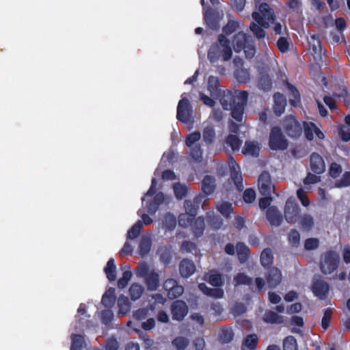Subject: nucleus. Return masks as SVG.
Segmentation results:
<instances>
[{
    "label": "nucleus",
    "mask_w": 350,
    "mask_h": 350,
    "mask_svg": "<svg viewBox=\"0 0 350 350\" xmlns=\"http://www.w3.org/2000/svg\"><path fill=\"white\" fill-rule=\"evenodd\" d=\"M252 16L254 22L250 23V30L257 38H264L265 32L262 28H268L274 20L273 10L267 3H261Z\"/></svg>",
    "instance_id": "obj_1"
},
{
    "label": "nucleus",
    "mask_w": 350,
    "mask_h": 350,
    "mask_svg": "<svg viewBox=\"0 0 350 350\" xmlns=\"http://www.w3.org/2000/svg\"><path fill=\"white\" fill-rule=\"evenodd\" d=\"M247 99V93L244 91L230 92L224 93L221 103L225 109L232 110V116L237 122H241L244 111V105Z\"/></svg>",
    "instance_id": "obj_2"
},
{
    "label": "nucleus",
    "mask_w": 350,
    "mask_h": 350,
    "mask_svg": "<svg viewBox=\"0 0 350 350\" xmlns=\"http://www.w3.org/2000/svg\"><path fill=\"white\" fill-rule=\"evenodd\" d=\"M232 50L229 46V42L224 36L219 37V42L213 45L208 53V57L211 62H215L221 58L227 61L231 58Z\"/></svg>",
    "instance_id": "obj_3"
},
{
    "label": "nucleus",
    "mask_w": 350,
    "mask_h": 350,
    "mask_svg": "<svg viewBox=\"0 0 350 350\" xmlns=\"http://www.w3.org/2000/svg\"><path fill=\"white\" fill-rule=\"evenodd\" d=\"M288 141L282 135L281 129L275 126L273 127L269 133V146L272 150H283L288 147Z\"/></svg>",
    "instance_id": "obj_4"
},
{
    "label": "nucleus",
    "mask_w": 350,
    "mask_h": 350,
    "mask_svg": "<svg viewBox=\"0 0 350 350\" xmlns=\"http://www.w3.org/2000/svg\"><path fill=\"white\" fill-rule=\"evenodd\" d=\"M339 255L334 252L325 253L321 260V269L323 273L329 274L338 267L339 262Z\"/></svg>",
    "instance_id": "obj_5"
},
{
    "label": "nucleus",
    "mask_w": 350,
    "mask_h": 350,
    "mask_svg": "<svg viewBox=\"0 0 350 350\" xmlns=\"http://www.w3.org/2000/svg\"><path fill=\"white\" fill-rule=\"evenodd\" d=\"M283 129L287 135L292 138L299 137L302 133V126L292 116L285 118L283 122Z\"/></svg>",
    "instance_id": "obj_6"
},
{
    "label": "nucleus",
    "mask_w": 350,
    "mask_h": 350,
    "mask_svg": "<svg viewBox=\"0 0 350 350\" xmlns=\"http://www.w3.org/2000/svg\"><path fill=\"white\" fill-rule=\"evenodd\" d=\"M191 115V107L188 99L182 96L177 107L176 117L178 120L186 123L189 121Z\"/></svg>",
    "instance_id": "obj_7"
},
{
    "label": "nucleus",
    "mask_w": 350,
    "mask_h": 350,
    "mask_svg": "<svg viewBox=\"0 0 350 350\" xmlns=\"http://www.w3.org/2000/svg\"><path fill=\"white\" fill-rule=\"evenodd\" d=\"M299 213V207L294 200L288 199L284 208V217L287 222L295 223Z\"/></svg>",
    "instance_id": "obj_8"
},
{
    "label": "nucleus",
    "mask_w": 350,
    "mask_h": 350,
    "mask_svg": "<svg viewBox=\"0 0 350 350\" xmlns=\"http://www.w3.org/2000/svg\"><path fill=\"white\" fill-rule=\"evenodd\" d=\"M258 185L262 195L269 196L274 191V186L271 183L270 175L267 172L260 174Z\"/></svg>",
    "instance_id": "obj_9"
},
{
    "label": "nucleus",
    "mask_w": 350,
    "mask_h": 350,
    "mask_svg": "<svg viewBox=\"0 0 350 350\" xmlns=\"http://www.w3.org/2000/svg\"><path fill=\"white\" fill-rule=\"evenodd\" d=\"M164 288L167 291V295L170 299H174L180 296L183 291V287L178 285L176 280L168 279L164 282Z\"/></svg>",
    "instance_id": "obj_10"
},
{
    "label": "nucleus",
    "mask_w": 350,
    "mask_h": 350,
    "mask_svg": "<svg viewBox=\"0 0 350 350\" xmlns=\"http://www.w3.org/2000/svg\"><path fill=\"white\" fill-rule=\"evenodd\" d=\"M303 126L304 129V133H305L306 137L308 140L313 139L314 134H315L316 136L319 139H324L325 135H324L323 133L318 127H317L314 123L304 122Z\"/></svg>",
    "instance_id": "obj_11"
},
{
    "label": "nucleus",
    "mask_w": 350,
    "mask_h": 350,
    "mask_svg": "<svg viewBox=\"0 0 350 350\" xmlns=\"http://www.w3.org/2000/svg\"><path fill=\"white\" fill-rule=\"evenodd\" d=\"M228 164L231 171V178L234 180L237 189L240 190L243 187L241 185L242 177L240 173V167L232 158L229 159Z\"/></svg>",
    "instance_id": "obj_12"
},
{
    "label": "nucleus",
    "mask_w": 350,
    "mask_h": 350,
    "mask_svg": "<svg viewBox=\"0 0 350 350\" xmlns=\"http://www.w3.org/2000/svg\"><path fill=\"white\" fill-rule=\"evenodd\" d=\"M172 312L174 319L181 320L188 312L187 306L183 301H176L172 305Z\"/></svg>",
    "instance_id": "obj_13"
},
{
    "label": "nucleus",
    "mask_w": 350,
    "mask_h": 350,
    "mask_svg": "<svg viewBox=\"0 0 350 350\" xmlns=\"http://www.w3.org/2000/svg\"><path fill=\"white\" fill-rule=\"evenodd\" d=\"M310 166L316 174H321L325 170V163L322 157L317 153H312L310 157Z\"/></svg>",
    "instance_id": "obj_14"
},
{
    "label": "nucleus",
    "mask_w": 350,
    "mask_h": 350,
    "mask_svg": "<svg viewBox=\"0 0 350 350\" xmlns=\"http://www.w3.org/2000/svg\"><path fill=\"white\" fill-rule=\"evenodd\" d=\"M328 289L327 284L323 281L317 280L314 282L312 291L314 294L320 299H323L325 297L328 293Z\"/></svg>",
    "instance_id": "obj_15"
},
{
    "label": "nucleus",
    "mask_w": 350,
    "mask_h": 350,
    "mask_svg": "<svg viewBox=\"0 0 350 350\" xmlns=\"http://www.w3.org/2000/svg\"><path fill=\"white\" fill-rule=\"evenodd\" d=\"M282 280V273L277 268L271 269L267 277V283L270 288L275 287Z\"/></svg>",
    "instance_id": "obj_16"
},
{
    "label": "nucleus",
    "mask_w": 350,
    "mask_h": 350,
    "mask_svg": "<svg viewBox=\"0 0 350 350\" xmlns=\"http://www.w3.org/2000/svg\"><path fill=\"white\" fill-rule=\"evenodd\" d=\"M260 147L258 142L252 141H247L242 149V152L246 156H254L258 155Z\"/></svg>",
    "instance_id": "obj_17"
},
{
    "label": "nucleus",
    "mask_w": 350,
    "mask_h": 350,
    "mask_svg": "<svg viewBox=\"0 0 350 350\" xmlns=\"http://www.w3.org/2000/svg\"><path fill=\"white\" fill-rule=\"evenodd\" d=\"M286 98L280 93H276L274 95V112L277 116H280L284 111L286 107Z\"/></svg>",
    "instance_id": "obj_18"
},
{
    "label": "nucleus",
    "mask_w": 350,
    "mask_h": 350,
    "mask_svg": "<svg viewBox=\"0 0 350 350\" xmlns=\"http://www.w3.org/2000/svg\"><path fill=\"white\" fill-rule=\"evenodd\" d=\"M267 217L271 225L278 226L281 224L282 217L275 207H270L267 211Z\"/></svg>",
    "instance_id": "obj_19"
},
{
    "label": "nucleus",
    "mask_w": 350,
    "mask_h": 350,
    "mask_svg": "<svg viewBox=\"0 0 350 350\" xmlns=\"http://www.w3.org/2000/svg\"><path fill=\"white\" fill-rule=\"evenodd\" d=\"M196 270L194 264L187 260H183L180 265V273L183 277L187 278L192 275Z\"/></svg>",
    "instance_id": "obj_20"
},
{
    "label": "nucleus",
    "mask_w": 350,
    "mask_h": 350,
    "mask_svg": "<svg viewBox=\"0 0 350 350\" xmlns=\"http://www.w3.org/2000/svg\"><path fill=\"white\" fill-rule=\"evenodd\" d=\"M116 301V292L113 288H109L105 293L103 295L102 298L103 304L108 308H111Z\"/></svg>",
    "instance_id": "obj_21"
},
{
    "label": "nucleus",
    "mask_w": 350,
    "mask_h": 350,
    "mask_svg": "<svg viewBox=\"0 0 350 350\" xmlns=\"http://www.w3.org/2000/svg\"><path fill=\"white\" fill-rule=\"evenodd\" d=\"M198 287L202 293L214 298H221L224 295L221 288H209L204 284H200Z\"/></svg>",
    "instance_id": "obj_22"
},
{
    "label": "nucleus",
    "mask_w": 350,
    "mask_h": 350,
    "mask_svg": "<svg viewBox=\"0 0 350 350\" xmlns=\"http://www.w3.org/2000/svg\"><path fill=\"white\" fill-rule=\"evenodd\" d=\"M247 37L245 33L243 32H240L237 34L233 40V47L234 50L239 53L242 49L243 47L246 44Z\"/></svg>",
    "instance_id": "obj_23"
},
{
    "label": "nucleus",
    "mask_w": 350,
    "mask_h": 350,
    "mask_svg": "<svg viewBox=\"0 0 350 350\" xmlns=\"http://www.w3.org/2000/svg\"><path fill=\"white\" fill-rule=\"evenodd\" d=\"M258 338L255 334H251L247 336L244 340L241 349L242 350H254L257 345Z\"/></svg>",
    "instance_id": "obj_24"
},
{
    "label": "nucleus",
    "mask_w": 350,
    "mask_h": 350,
    "mask_svg": "<svg viewBox=\"0 0 350 350\" xmlns=\"http://www.w3.org/2000/svg\"><path fill=\"white\" fill-rule=\"evenodd\" d=\"M144 291V288L142 285L137 283H133L130 286L129 291L132 300L135 301L142 296Z\"/></svg>",
    "instance_id": "obj_25"
},
{
    "label": "nucleus",
    "mask_w": 350,
    "mask_h": 350,
    "mask_svg": "<svg viewBox=\"0 0 350 350\" xmlns=\"http://www.w3.org/2000/svg\"><path fill=\"white\" fill-rule=\"evenodd\" d=\"M146 282L149 290L154 291L159 286V275L154 272L148 274Z\"/></svg>",
    "instance_id": "obj_26"
},
{
    "label": "nucleus",
    "mask_w": 350,
    "mask_h": 350,
    "mask_svg": "<svg viewBox=\"0 0 350 350\" xmlns=\"http://www.w3.org/2000/svg\"><path fill=\"white\" fill-rule=\"evenodd\" d=\"M215 189V180L211 176H206L202 181V190L207 195L212 193Z\"/></svg>",
    "instance_id": "obj_27"
},
{
    "label": "nucleus",
    "mask_w": 350,
    "mask_h": 350,
    "mask_svg": "<svg viewBox=\"0 0 350 350\" xmlns=\"http://www.w3.org/2000/svg\"><path fill=\"white\" fill-rule=\"evenodd\" d=\"M116 267L114 262V260L113 258H111L107 262V265L105 268V272L107 275V278L109 280H115L116 278Z\"/></svg>",
    "instance_id": "obj_28"
},
{
    "label": "nucleus",
    "mask_w": 350,
    "mask_h": 350,
    "mask_svg": "<svg viewBox=\"0 0 350 350\" xmlns=\"http://www.w3.org/2000/svg\"><path fill=\"white\" fill-rule=\"evenodd\" d=\"M119 306V312L122 314H126L131 308L130 302L128 298L124 295L120 296L118 301Z\"/></svg>",
    "instance_id": "obj_29"
},
{
    "label": "nucleus",
    "mask_w": 350,
    "mask_h": 350,
    "mask_svg": "<svg viewBox=\"0 0 350 350\" xmlns=\"http://www.w3.org/2000/svg\"><path fill=\"white\" fill-rule=\"evenodd\" d=\"M299 224L303 230H309L314 225L313 217L310 215H304L300 219Z\"/></svg>",
    "instance_id": "obj_30"
},
{
    "label": "nucleus",
    "mask_w": 350,
    "mask_h": 350,
    "mask_svg": "<svg viewBox=\"0 0 350 350\" xmlns=\"http://www.w3.org/2000/svg\"><path fill=\"white\" fill-rule=\"evenodd\" d=\"M290 93L289 101L293 106H297L299 103V94L297 90L291 85H287Z\"/></svg>",
    "instance_id": "obj_31"
},
{
    "label": "nucleus",
    "mask_w": 350,
    "mask_h": 350,
    "mask_svg": "<svg viewBox=\"0 0 350 350\" xmlns=\"http://www.w3.org/2000/svg\"><path fill=\"white\" fill-rule=\"evenodd\" d=\"M164 200V197L163 193H157L155 197L154 198V200L152 202L150 203L148 207V211L150 213H154L158 206L161 204Z\"/></svg>",
    "instance_id": "obj_32"
},
{
    "label": "nucleus",
    "mask_w": 350,
    "mask_h": 350,
    "mask_svg": "<svg viewBox=\"0 0 350 350\" xmlns=\"http://www.w3.org/2000/svg\"><path fill=\"white\" fill-rule=\"evenodd\" d=\"M263 319L265 321L271 323H281L283 321L282 317L271 311L267 312Z\"/></svg>",
    "instance_id": "obj_33"
},
{
    "label": "nucleus",
    "mask_w": 350,
    "mask_h": 350,
    "mask_svg": "<svg viewBox=\"0 0 350 350\" xmlns=\"http://www.w3.org/2000/svg\"><path fill=\"white\" fill-rule=\"evenodd\" d=\"M85 342L83 338L81 335L72 336V344L70 350H81L84 347Z\"/></svg>",
    "instance_id": "obj_34"
},
{
    "label": "nucleus",
    "mask_w": 350,
    "mask_h": 350,
    "mask_svg": "<svg viewBox=\"0 0 350 350\" xmlns=\"http://www.w3.org/2000/svg\"><path fill=\"white\" fill-rule=\"evenodd\" d=\"M237 252L241 262H245L249 254V249L243 243H238L236 246Z\"/></svg>",
    "instance_id": "obj_35"
},
{
    "label": "nucleus",
    "mask_w": 350,
    "mask_h": 350,
    "mask_svg": "<svg viewBox=\"0 0 350 350\" xmlns=\"http://www.w3.org/2000/svg\"><path fill=\"white\" fill-rule=\"evenodd\" d=\"M226 142L233 150H239L241 144V140L235 135H229Z\"/></svg>",
    "instance_id": "obj_36"
},
{
    "label": "nucleus",
    "mask_w": 350,
    "mask_h": 350,
    "mask_svg": "<svg viewBox=\"0 0 350 350\" xmlns=\"http://www.w3.org/2000/svg\"><path fill=\"white\" fill-rule=\"evenodd\" d=\"M200 198L198 197L193 201L186 200L185 202V208L187 213L190 215H194L197 208V204L200 202Z\"/></svg>",
    "instance_id": "obj_37"
},
{
    "label": "nucleus",
    "mask_w": 350,
    "mask_h": 350,
    "mask_svg": "<svg viewBox=\"0 0 350 350\" xmlns=\"http://www.w3.org/2000/svg\"><path fill=\"white\" fill-rule=\"evenodd\" d=\"M261 264L264 267L270 265L273 261V256L271 251L269 249H266L262 251L260 256Z\"/></svg>",
    "instance_id": "obj_38"
},
{
    "label": "nucleus",
    "mask_w": 350,
    "mask_h": 350,
    "mask_svg": "<svg viewBox=\"0 0 350 350\" xmlns=\"http://www.w3.org/2000/svg\"><path fill=\"white\" fill-rule=\"evenodd\" d=\"M206 280L213 286H220L222 284V279L219 274H217L215 272H211L208 275H206Z\"/></svg>",
    "instance_id": "obj_39"
},
{
    "label": "nucleus",
    "mask_w": 350,
    "mask_h": 350,
    "mask_svg": "<svg viewBox=\"0 0 350 350\" xmlns=\"http://www.w3.org/2000/svg\"><path fill=\"white\" fill-rule=\"evenodd\" d=\"M131 277L132 273L131 271L126 270L124 271L122 273V276L121 277V278L119 279L118 282V286L120 288H124V287H126L129 282L131 279Z\"/></svg>",
    "instance_id": "obj_40"
},
{
    "label": "nucleus",
    "mask_w": 350,
    "mask_h": 350,
    "mask_svg": "<svg viewBox=\"0 0 350 350\" xmlns=\"http://www.w3.org/2000/svg\"><path fill=\"white\" fill-rule=\"evenodd\" d=\"M215 133L213 127L206 126V128H204L203 131V139L206 143H212L215 139Z\"/></svg>",
    "instance_id": "obj_41"
},
{
    "label": "nucleus",
    "mask_w": 350,
    "mask_h": 350,
    "mask_svg": "<svg viewBox=\"0 0 350 350\" xmlns=\"http://www.w3.org/2000/svg\"><path fill=\"white\" fill-rule=\"evenodd\" d=\"M284 350H297V341L293 336L286 337L283 342Z\"/></svg>",
    "instance_id": "obj_42"
},
{
    "label": "nucleus",
    "mask_w": 350,
    "mask_h": 350,
    "mask_svg": "<svg viewBox=\"0 0 350 350\" xmlns=\"http://www.w3.org/2000/svg\"><path fill=\"white\" fill-rule=\"evenodd\" d=\"M151 242L149 238L144 237L142 238L140 245H139V252L142 255H145L148 254V252L150 250Z\"/></svg>",
    "instance_id": "obj_43"
},
{
    "label": "nucleus",
    "mask_w": 350,
    "mask_h": 350,
    "mask_svg": "<svg viewBox=\"0 0 350 350\" xmlns=\"http://www.w3.org/2000/svg\"><path fill=\"white\" fill-rule=\"evenodd\" d=\"M219 212L225 217H228L232 213L231 204L228 202H222L217 206Z\"/></svg>",
    "instance_id": "obj_44"
},
{
    "label": "nucleus",
    "mask_w": 350,
    "mask_h": 350,
    "mask_svg": "<svg viewBox=\"0 0 350 350\" xmlns=\"http://www.w3.org/2000/svg\"><path fill=\"white\" fill-rule=\"evenodd\" d=\"M142 224L141 221L136 222L128 232V237L130 239L136 238L140 232Z\"/></svg>",
    "instance_id": "obj_45"
},
{
    "label": "nucleus",
    "mask_w": 350,
    "mask_h": 350,
    "mask_svg": "<svg viewBox=\"0 0 350 350\" xmlns=\"http://www.w3.org/2000/svg\"><path fill=\"white\" fill-rule=\"evenodd\" d=\"M233 333L230 329H224L219 335V340L223 343H228L232 340Z\"/></svg>",
    "instance_id": "obj_46"
},
{
    "label": "nucleus",
    "mask_w": 350,
    "mask_h": 350,
    "mask_svg": "<svg viewBox=\"0 0 350 350\" xmlns=\"http://www.w3.org/2000/svg\"><path fill=\"white\" fill-rule=\"evenodd\" d=\"M204 223L203 219L201 217H198L193 224V229L194 230L195 234L197 236L201 234L204 230Z\"/></svg>",
    "instance_id": "obj_47"
},
{
    "label": "nucleus",
    "mask_w": 350,
    "mask_h": 350,
    "mask_svg": "<svg viewBox=\"0 0 350 350\" xmlns=\"http://www.w3.org/2000/svg\"><path fill=\"white\" fill-rule=\"evenodd\" d=\"M310 44L312 46V51L316 54H321V45L319 39L316 36H312L309 41Z\"/></svg>",
    "instance_id": "obj_48"
},
{
    "label": "nucleus",
    "mask_w": 350,
    "mask_h": 350,
    "mask_svg": "<svg viewBox=\"0 0 350 350\" xmlns=\"http://www.w3.org/2000/svg\"><path fill=\"white\" fill-rule=\"evenodd\" d=\"M194 215H190L189 213H183L179 216V224L181 226L186 227L191 224L192 217Z\"/></svg>",
    "instance_id": "obj_49"
},
{
    "label": "nucleus",
    "mask_w": 350,
    "mask_h": 350,
    "mask_svg": "<svg viewBox=\"0 0 350 350\" xmlns=\"http://www.w3.org/2000/svg\"><path fill=\"white\" fill-rule=\"evenodd\" d=\"M188 340L183 337H178L174 340L173 345L178 350H183L188 345Z\"/></svg>",
    "instance_id": "obj_50"
},
{
    "label": "nucleus",
    "mask_w": 350,
    "mask_h": 350,
    "mask_svg": "<svg viewBox=\"0 0 350 350\" xmlns=\"http://www.w3.org/2000/svg\"><path fill=\"white\" fill-rule=\"evenodd\" d=\"M297 196L300 200L301 203L304 206H308L310 204V201L306 194L305 191L300 188L297 191Z\"/></svg>",
    "instance_id": "obj_51"
},
{
    "label": "nucleus",
    "mask_w": 350,
    "mask_h": 350,
    "mask_svg": "<svg viewBox=\"0 0 350 350\" xmlns=\"http://www.w3.org/2000/svg\"><path fill=\"white\" fill-rule=\"evenodd\" d=\"M174 190L176 197L178 199H182L186 193L187 188L183 185L176 184L174 186Z\"/></svg>",
    "instance_id": "obj_52"
},
{
    "label": "nucleus",
    "mask_w": 350,
    "mask_h": 350,
    "mask_svg": "<svg viewBox=\"0 0 350 350\" xmlns=\"http://www.w3.org/2000/svg\"><path fill=\"white\" fill-rule=\"evenodd\" d=\"M342 172L341 166L336 163H332L329 167V175L332 178L338 177Z\"/></svg>",
    "instance_id": "obj_53"
},
{
    "label": "nucleus",
    "mask_w": 350,
    "mask_h": 350,
    "mask_svg": "<svg viewBox=\"0 0 350 350\" xmlns=\"http://www.w3.org/2000/svg\"><path fill=\"white\" fill-rule=\"evenodd\" d=\"M339 135L342 139L345 142H349L350 140V130L346 126H340L338 128Z\"/></svg>",
    "instance_id": "obj_54"
},
{
    "label": "nucleus",
    "mask_w": 350,
    "mask_h": 350,
    "mask_svg": "<svg viewBox=\"0 0 350 350\" xmlns=\"http://www.w3.org/2000/svg\"><path fill=\"white\" fill-rule=\"evenodd\" d=\"M239 22L237 21H230L224 27V31L227 33H231L236 31L239 27Z\"/></svg>",
    "instance_id": "obj_55"
},
{
    "label": "nucleus",
    "mask_w": 350,
    "mask_h": 350,
    "mask_svg": "<svg viewBox=\"0 0 350 350\" xmlns=\"http://www.w3.org/2000/svg\"><path fill=\"white\" fill-rule=\"evenodd\" d=\"M350 185V172H346L343 174L340 181L336 183V187H344Z\"/></svg>",
    "instance_id": "obj_56"
},
{
    "label": "nucleus",
    "mask_w": 350,
    "mask_h": 350,
    "mask_svg": "<svg viewBox=\"0 0 350 350\" xmlns=\"http://www.w3.org/2000/svg\"><path fill=\"white\" fill-rule=\"evenodd\" d=\"M256 198V193L252 189H246L243 193V200L246 203L252 202Z\"/></svg>",
    "instance_id": "obj_57"
},
{
    "label": "nucleus",
    "mask_w": 350,
    "mask_h": 350,
    "mask_svg": "<svg viewBox=\"0 0 350 350\" xmlns=\"http://www.w3.org/2000/svg\"><path fill=\"white\" fill-rule=\"evenodd\" d=\"M331 317H332V311L330 309H327L325 311L324 316L321 321V325L324 329H327V328L329 327Z\"/></svg>",
    "instance_id": "obj_58"
},
{
    "label": "nucleus",
    "mask_w": 350,
    "mask_h": 350,
    "mask_svg": "<svg viewBox=\"0 0 350 350\" xmlns=\"http://www.w3.org/2000/svg\"><path fill=\"white\" fill-rule=\"evenodd\" d=\"M234 280L236 282V285L247 284L251 282V279L248 278L247 275L242 273H239L237 275H236L234 277Z\"/></svg>",
    "instance_id": "obj_59"
},
{
    "label": "nucleus",
    "mask_w": 350,
    "mask_h": 350,
    "mask_svg": "<svg viewBox=\"0 0 350 350\" xmlns=\"http://www.w3.org/2000/svg\"><path fill=\"white\" fill-rule=\"evenodd\" d=\"M235 76L239 82H245L249 78L248 72L245 69L237 70Z\"/></svg>",
    "instance_id": "obj_60"
},
{
    "label": "nucleus",
    "mask_w": 350,
    "mask_h": 350,
    "mask_svg": "<svg viewBox=\"0 0 350 350\" xmlns=\"http://www.w3.org/2000/svg\"><path fill=\"white\" fill-rule=\"evenodd\" d=\"M320 181V177L317 175L309 173L304 180L305 185H310Z\"/></svg>",
    "instance_id": "obj_61"
},
{
    "label": "nucleus",
    "mask_w": 350,
    "mask_h": 350,
    "mask_svg": "<svg viewBox=\"0 0 350 350\" xmlns=\"http://www.w3.org/2000/svg\"><path fill=\"white\" fill-rule=\"evenodd\" d=\"M305 248L308 250H314L319 246V240L314 238L308 239L305 241Z\"/></svg>",
    "instance_id": "obj_62"
},
{
    "label": "nucleus",
    "mask_w": 350,
    "mask_h": 350,
    "mask_svg": "<svg viewBox=\"0 0 350 350\" xmlns=\"http://www.w3.org/2000/svg\"><path fill=\"white\" fill-rule=\"evenodd\" d=\"M200 138V133L199 132H194L191 133L186 139V144L191 146L196 142L198 141Z\"/></svg>",
    "instance_id": "obj_63"
},
{
    "label": "nucleus",
    "mask_w": 350,
    "mask_h": 350,
    "mask_svg": "<svg viewBox=\"0 0 350 350\" xmlns=\"http://www.w3.org/2000/svg\"><path fill=\"white\" fill-rule=\"evenodd\" d=\"M176 224V218L174 215L169 214L165 216V224L168 229H173L175 227Z\"/></svg>",
    "instance_id": "obj_64"
}]
</instances>
